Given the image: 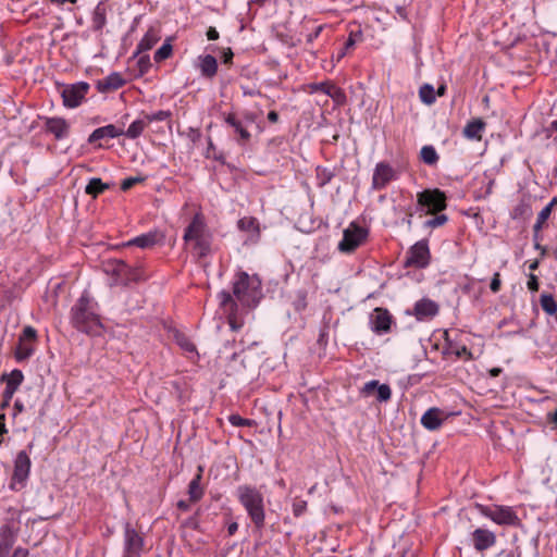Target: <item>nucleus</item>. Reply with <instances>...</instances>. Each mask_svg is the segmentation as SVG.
<instances>
[{
    "instance_id": "nucleus-8",
    "label": "nucleus",
    "mask_w": 557,
    "mask_h": 557,
    "mask_svg": "<svg viewBox=\"0 0 557 557\" xmlns=\"http://www.w3.org/2000/svg\"><path fill=\"white\" fill-rule=\"evenodd\" d=\"M368 236V231L352 222L344 230L343 239L338 244V249L343 252L355 251Z\"/></svg>"
},
{
    "instance_id": "nucleus-53",
    "label": "nucleus",
    "mask_w": 557,
    "mask_h": 557,
    "mask_svg": "<svg viewBox=\"0 0 557 557\" xmlns=\"http://www.w3.org/2000/svg\"><path fill=\"white\" fill-rule=\"evenodd\" d=\"M527 286L531 292H537L540 288L539 278L535 274L530 273L528 277Z\"/></svg>"
},
{
    "instance_id": "nucleus-41",
    "label": "nucleus",
    "mask_w": 557,
    "mask_h": 557,
    "mask_svg": "<svg viewBox=\"0 0 557 557\" xmlns=\"http://www.w3.org/2000/svg\"><path fill=\"white\" fill-rule=\"evenodd\" d=\"M361 38V32H350L348 39L345 42L343 51L338 54V59L343 58L347 51L352 49L357 42L358 39Z\"/></svg>"
},
{
    "instance_id": "nucleus-39",
    "label": "nucleus",
    "mask_w": 557,
    "mask_h": 557,
    "mask_svg": "<svg viewBox=\"0 0 557 557\" xmlns=\"http://www.w3.org/2000/svg\"><path fill=\"white\" fill-rule=\"evenodd\" d=\"M174 338H175L176 344L185 351H187V352L196 351V346L184 333L176 332L174 335Z\"/></svg>"
},
{
    "instance_id": "nucleus-15",
    "label": "nucleus",
    "mask_w": 557,
    "mask_h": 557,
    "mask_svg": "<svg viewBox=\"0 0 557 557\" xmlns=\"http://www.w3.org/2000/svg\"><path fill=\"white\" fill-rule=\"evenodd\" d=\"M443 356L446 360L461 359L469 361L473 359V354L466 345H460L457 341L450 338L449 332H444Z\"/></svg>"
},
{
    "instance_id": "nucleus-27",
    "label": "nucleus",
    "mask_w": 557,
    "mask_h": 557,
    "mask_svg": "<svg viewBox=\"0 0 557 557\" xmlns=\"http://www.w3.org/2000/svg\"><path fill=\"white\" fill-rule=\"evenodd\" d=\"M486 124L481 119H474L467 123L463 128V136L471 140H481Z\"/></svg>"
},
{
    "instance_id": "nucleus-63",
    "label": "nucleus",
    "mask_w": 557,
    "mask_h": 557,
    "mask_svg": "<svg viewBox=\"0 0 557 557\" xmlns=\"http://www.w3.org/2000/svg\"><path fill=\"white\" fill-rule=\"evenodd\" d=\"M238 530V523L237 522H232L228 524L227 527V533L230 536H233Z\"/></svg>"
},
{
    "instance_id": "nucleus-50",
    "label": "nucleus",
    "mask_w": 557,
    "mask_h": 557,
    "mask_svg": "<svg viewBox=\"0 0 557 557\" xmlns=\"http://www.w3.org/2000/svg\"><path fill=\"white\" fill-rule=\"evenodd\" d=\"M377 386H379V381H376V380L369 381L361 388V394L363 396H370L374 391H376Z\"/></svg>"
},
{
    "instance_id": "nucleus-4",
    "label": "nucleus",
    "mask_w": 557,
    "mask_h": 557,
    "mask_svg": "<svg viewBox=\"0 0 557 557\" xmlns=\"http://www.w3.org/2000/svg\"><path fill=\"white\" fill-rule=\"evenodd\" d=\"M475 509L485 518L503 527H521V519L510 506L475 504Z\"/></svg>"
},
{
    "instance_id": "nucleus-54",
    "label": "nucleus",
    "mask_w": 557,
    "mask_h": 557,
    "mask_svg": "<svg viewBox=\"0 0 557 557\" xmlns=\"http://www.w3.org/2000/svg\"><path fill=\"white\" fill-rule=\"evenodd\" d=\"M138 66H139V70L140 72L144 74V73H147L148 70L150 69L151 66V63H150V58L149 55H143L139 58L138 60Z\"/></svg>"
},
{
    "instance_id": "nucleus-56",
    "label": "nucleus",
    "mask_w": 557,
    "mask_h": 557,
    "mask_svg": "<svg viewBox=\"0 0 557 557\" xmlns=\"http://www.w3.org/2000/svg\"><path fill=\"white\" fill-rule=\"evenodd\" d=\"M234 58V53L231 48H226L222 52V61L225 64H232Z\"/></svg>"
},
{
    "instance_id": "nucleus-33",
    "label": "nucleus",
    "mask_w": 557,
    "mask_h": 557,
    "mask_svg": "<svg viewBox=\"0 0 557 557\" xmlns=\"http://www.w3.org/2000/svg\"><path fill=\"white\" fill-rule=\"evenodd\" d=\"M420 160L428 165H435L440 156L433 146L425 145L420 150Z\"/></svg>"
},
{
    "instance_id": "nucleus-13",
    "label": "nucleus",
    "mask_w": 557,
    "mask_h": 557,
    "mask_svg": "<svg viewBox=\"0 0 557 557\" xmlns=\"http://www.w3.org/2000/svg\"><path fill=\"white\" fill-rule=\"evenodd\" d=\"M399 174L389 163L382 161L379 162L372 175V189L383 190L386 186L398 178Z\"/></svg>"
},
{
    "instance_id": "nucleus-24",
    "label": "nucleus",
    "mask_w": 557,
    "mask_h": 557,
    "mask_svg": "<svg viewBox=\"0 0 557 557\" xmlns=\"http://www.w3.org/2000/svg\"><path fill=\"white\" fill-rule=\"evenodd\" d=\"M109 10L110 9L104 1H100L96 5L91 16V27L94 32H101L103 29L107 24V14Z\"/></svg>"
},
{
    "instance_id": "nucleus-38",
    "label": "nucleus",
    "mask_w": 557,
    "mask_h": 557,
    "mask_svg": "<svg viewBox=\"0 0 557 557\" xmlns=\"http://www.w3.org/2000/svg\"><path fill=\"white\" fill-rule=\"evenodd\" d=\"M419 97L425 104H432L436 100L435 90L432 85L424 84L419 89Z\"/></svg>"
},
{
    "instance_id": "nucleus-26",
    "label": "nucleus",
    "mask_w": 557,
    "mask_h": 557,
    "mask_svg": "<svg viewBox=\"0 0 557 557\" xmlns=\"http://www.w3.org/2000/svg\"><path fill=\"white\" fill-rule=\"evenodd\" d=\"M160 38V30L156 27H149L136 47V54L152 49Z\"/></svg>"
},
{
    "instance_id": "nucleus-28",
    "label": "nucleus",
    "mask_w": 557,
    "mask_h": 557,
    "mask_svg": "<svg viewBox=\"0 0 557 557\" xmlns=\"http://www.w3.org/2000/svg\"><path fill=\"white\" fill-rule=\"evenodd\" d=\"M202 469L199 468V472L188 484L187 494L190 503H198L205 495V488L201 486Z\"/></svg>"
},
{
    "instance_id": "nucleus-31",
    "label": "nucleus",
    "mask_w": 557,
    "mask_h": 557,
    "mask_svg": "<svg viewBox=\"0 0 557 557\" xmlns=\"http://www.w3.org/2000/svg\"><path fill=\"white\" fill-rule=\"evenodd\" d=\"M110 188L108 183H103L99 177H92L89 180L88 184L85 187V193L92 197L97 198L99 195L103 194L106 190Z\"/></svg>"
},
{
    "instance_id": "nucleus-9",
    "label": "nucleus",
    "mask_w": 557,
    "mask_h": 557,
    "mask_svg": "<svg viewBox=\"0 0 557 557\" xmlns=\"http://www.w3.org/2000/svg\"><path fill=\"white\" fill-rule=\"evenodd\" d=\"M32 461L28 453L21 450L14 460V470L11 478L12 490L18 491L24 487L30 472Z\"/></svg>"
},
{
    "instance_id": "nucleus-35",
    "label": "nucleus",
    "mask_w": 557,
    "mask_h": 557,
    "mask_svg": "<svg viewBox=\"0 0 557 557\" xmlns=\"http://www.w3.org/2000/svg\"><path fill=\"white\" fill-rule=\"evenodd\" d=\"M173 53V47L170 39H166L162 46L154 52L153 59L157 63H160L169 59Z\"/></svg>"
},
{
    "instance_id": "nucleus-29",
    "label": "nucleus",
    "mask_w": 557,
    "mask_h": 557,
    "mask_svg": "<svg viewBox=\"0 0 557 557\" xmlns=\"http://www.w3.org/2000/svg\"><path fill=\"white\" fill-rule=\"evenodd\" d=\"M160 239L158 232H149L128 240L126 245L146 249L153 247Z\"/></svg>"
},
{
    "instance_id": "nucleus-42",
    "label": "nucleus",
    "mask_w": 557,
    "mask_h": 557,
    "mask_svg": "<svg viewBox=\"0 0 557 557\" xmlns=\"http://www.w3.org/2000/svg\"><path fill=\"white\" fill-rule=\"evenodd\" d=\"M144 116H145V119L147 121V124L149 125L152 122L165 121V120L170 119L171 117V112L170 111L160 110V111H157V112H153V113H146V114H144Z\"/></svg>"
},
{
    "instance_id": "nucleus-45",
    "label": "nucleus",
    "mask_w": 557,
    "mask_h": 557,
    "mask_svg": "<svg viewBox=\"0 0 557 557\" xmlns=\"http://www.w3.org/2000/svg\"><path fill=\"white\" fill-rule=\"evenodd\" d=\"M376 392H377L376 398L381 403L387 401L392 397V389L387 384H381V385L379 384Z\"/></svg>"
},
{
    "instance_id": "nucleus-57",
    "label": "nucleus",
    "mask_w": 557,
    "mask_h": 557,
    "mask_svg": "<svg viewBox=\"0 0 557 557\" xmlns=\"http://www.w3.org/2000/svg\"><path fill=\"white\" fill-rule=\"evenodd\" d=\"M221 304L224 307L227 306L228 304L234 305L232 295L227 292H222L221 293Z\"/></svg>"
},
{
    "instance_id": "nucleus-18",
    "label": "nucleus",
    "mask_w": 557,
    "mask_h": 557,
    "mask_svg": "<svg viewBox=\"0 0 557 557\" xmlns=\"http://www.w3.org/2000/svg\"><path fill=\"white\" fill-rule=\"evenodd\" d=\"M23 380V372L18 369L13 370L10 374H3L1 376V381L7 383L3 391V404L1 405L2 408L8 406L9 401L12 399Z\"/></svg>"
},
{
    "instance_id": "nucleus-5",
    "label": "nucleus",
    "mask_w": 557,
    "mask_h": 557,
    "mask_svg": "<svg viewBox=\"0 0 557 557\" xmlns=\"http://www.w3.org/2000/svg\"><path fill=\"white\" fill-rule=\"evenodd\" d=\"M260 283L246 272H239L233 282V295L245 306L255 305Z\"/></svg>"
},
{
    "instance_id": "nucleus-2",
    "label": "nucleus",
    "mask_w": 557,
    "mask_h": 557,
    "mask_svg": "<svg viewBox=\"0 0 557 557\" xmlns=\"http://www.w3.org/2000/svg\"><path fill=\"white\" fill-rule=\"evenodd\" d=\"M238 503L244 507L255 529L261 531L265 524V504L263 493L253 485L243 484L235 492Z\"/></svg>"
},
{
    "instance_id": "nucleus-36",
    "label": "nucleus",
    "mask_w": 557,
    "mask_h": 557,
    "mask_svg": "<svg viewBox=\"0 0 557 557\" xmlns=\"http://www.w3.org/2000/svg\"><path fill=\"white\" fill-rule=\"evenodd\" d=\"M542 309L549 315L557 312V304L550 294H542L540 298Z\"/></svg>"
},
{
    "instance_id": "nucleus-30",
    "label": "nucleus",
    "mask_w": 557,
    "mask_h": 557,
    "mask_svg": "<svg viewBox=\"0 0 557 557\" xmlns=\"http://www.w3.org/2000/svg\"><path fill=\"white\" fill-rule=\"evenodd\" d=\"M14 542L15 537L11 528L9 525H3L0 529V557H7Z\"/></svg>"
},
{
    "instance_id": "nucleus-43",
    "label": "nucleus",
    "mask_w": 557,
    "mask_h": 557,
    "mask_svg": "<svg viewBox=\"0 0 557 557\" xmlns=\"http://www.w3.org/2000/svg\"><path fill=\"white\" fill-rule=\"evenodd\" d=\"M228 421L234 426H253L256 424L253 420L243 418L239 414H231Z\"/></svg>"
},
{
    "instance_id": "nucleus-34",
    "label": "nucleus",
    "mask_w": 557,
    "mask_h": 557,
    "mask_svg": "<svg viewBox=\"0 0 557 557\" xmlns=\"http://www.w3.org/2000/svg\"><path fill=\"white\" fill-rule=\"evenodd\" d=\"M238 228L244 232H253L256 234H259V222L253 216H244L240 220H238Z\"/></svg>"
},
{
    "instance_id": "nucleus-1",
    "label": "nucleus",
    "mask_w": 557,
    "mask_h": 557,
    "mask_svg": "<svg viewBox=\"0 0 557 557\" xmlns=\"http://www.w3.org/2000/svg\"><path fill=\"white\" fill-rule=\"evenodd\" d=\"M96 307V302L87 294H82L71 308L70 320L73 327L87 335H101L103 325Z\"/></svg>"
},
{
    "instance_id": "nucleus-12",
    "label": "nucleus",
    "mask_w": 557,
    "mask_h": 557,
    "mask_svg": "<svg viewBox=\"0 0 557 557\" xmlns=\"http://www.w3.org/2000/svg\"><path fill=\"white\" fill-rule=\"evenodd\" d=\"M145 552L144 536L129 523L125 525L124 530V549L123 557H140Z\"/></svg>"
},
{
    "instance_id": "nucleus-11",
    "label": "nucleus",
    "mask_w": 557,
    "mask_h": 557,
    "mask_svg": "<svg viewBox=\"0 0 557 557\" xmlns=\"http://www.w3.org/2000/svg\"><path fill=\"white\" fill-rule=\"evenodd\" d=\"M89 84L86 82H78L75 84L66 85L61 91L63 106L69 109L77 108L85 100L89 91Z\"/></svg>"
},
{
    "instance_id": "nucleus-37",
    "label": "nucleus",
    "mask_w": 557,
    "mask_h": 557,
    "mask_svg": "<svg viewBox=\"0 0 557 557\" xmlns=\"http://www.w3.org/2000/svg\"><path fill=\"white\" fill-rule=\"evenodd\" d=\"M34 354L33 343L29 342H21L18 341V345L15 351V357L17 360L28 359Z\"/></svg>"
},
{
    "instance_id": "nucleus-47",
    "label": "nucleus",
    "mask_w": 557,
    "mask_h": 557,
    "mask_svg": "<svg viewBox=\"0 0 557 557\" xmlns=\"http://www.w3.org/2000/svg\"><path fill=\"white\" fill-rule=\"evenodd\" d=\"M144 181H145V178L140 177V176L127 177L124 181H122L121 189L123 191H126V190L131 189L132 187H134L136 184L143 183Z\"/></svg>"
},
{
    "instance_id": "nucleus-32",
    "label": "nucleus",
    "mask_w": 557,
    "mask_h": 557,
    "mask_svg": "<svg viewBox=\"0 0 557 557\" xmlns=\"http://www.w3.org/2000/svg\"><path fill=\"white\" fill-rule=\"evenodd\" d=\"M147 126L148 124L144 116L143 119H138L132 122L123 135H125L129 139H136L144 133Z\"/></svg>"
},
{
    "instance_id": "nucleus-44",
    "label": "nucleus",
    "mask_w": 557,
    "mask_h": 557,
    "mask_svg": "<svg viewBox=\"0 0 557 557\" xmlns=\"http://www.w3.org/2000/svg\"><path fill=\"white\" fill-rule=\"evenodd\" d=\"M37 339V331L33 326H25L18 338L21 342L34 343Z\"/></svg>"
},
{
    "instance_id": "nucleus-25",
    "label": "nucleus",
    "mask_w": 557,
    "mask_h": 557,
    "mask_svg": "<svg viewBox=\"0 0 557 557\" xmlns=\"http://www.w3.org/2000/svg\"><path fill=\"white\" fill-rule=\"evenodd\" d=\"M198 67L200 70L201 76L212 79L218 72V61L211 54H205L198 57Z\"/></svg>"
},
{
    "instance_id": "nucleus-55",
    "label": "nucleus",
    "mask_w": 557,
    "mask_h": 557,
    "mask_svg": "<svg viewBox=\"0 0 557 557\" xmlns=\"http://www.w3.org/2000/svg\"><path fill=\"white\" fill-rule=\"evenodd\" d=\"M324 27L325 25L323 24L317 26L314 30L307 36V44H312L321 35Z\"/></svg>"
},
{
    "instance_id": "nucleus-51",
    "label": "nucleus",
    "mask_w": 557,
    "mask_h": 557,
    "mask_svg": "<svg viewBox=\"0 0 557 557\" xmlns=\"http://www.w3.org/2000/svg\"><path fill=\"white\" fill-rule=\"evenodd\" d=\"M318 177L321 180L320 185L324 186L333 178V173L326 169H318Z\"/></svg>"
},
{
    "instance_id": "nucleus-20",
    "label": "nucleus",
    "mask_w": 557,
    "mask_h": 557,
    "mask_svg": "<svg viewBox=\"0 0 557 557\" xmlns=\"http://www.w3.org/2000/svg\"><path fill=\"white\" fill-rule=\"evenodd\" d=\"M446 417V413L442 409L432 407L422 414L420 422L424 429L436 431L442 426Z\"/></svg>"
},
{
    "instance_id": "nucleus-46",
    "label": "nucleus",
    "mask_w": 557,
    "mask_h": 557,
    "mask_svg": "<svg viewBox=\"0 0 557 557\" xmlns=\"http://www.w3.org/2000/svg\"><path fill=\"white\" fill-rule=\"evenodd\" d=\"M448 218L445 214L435 215L433 219L425 221L424 226L428 228H436L444 225Z\"/></svg>"
},
{
    "instance_id": "nucleus-7",
    "label": "nucleus",
    "mask_w": 557,
    "mask_h": 557,
    "mask_svg": "<svg viewBox=\"0 0 557 557\" xmlns=\"http://www.w3.org/2000/svg\"><path fill=\"white\" fill-rule=\"evenodd\" d=\"M447 197L438 188L424 189L417 194V201L420 206L428 208V213L437 214L447 207Z\"/></svg>"
},
{
    "instance_id": "nucleus-22",
    "label": "nucleus",
    "mask_w": 557,
    "mask_h": 557,
    "mask_svg": "<svg viewBox=\"0 0 557 557\" xmlns=\"http://www.w3.org/2000/svg\"><path fill=\"white\" fill-rule=\"evenodd\" d=\"M126 84V79L119 72H113L107 77L97 81L96 88L101 94H108L122 88Z\"/></svg>"
},
{
    "instance_id": "nucleus-59",
    "label": "nucleus",
    "mask_w": 557,
    "mask_h": 557,
    "mask_svg": "<svg viewBox=\"0 0 557 557\" xmlns=\"http://www.w3.org/2000/svg\"><path fill=\"white\" fill-rule=\"evenodd\" d=\"M11 557H28V549L23 547H17L13 552Z\"/></svg>"
},
{
    "instance_id": "nucleus-23",
    "label": "nucleus",
    "mask_w": 557,
    "mask_h": 557,
    "mask_svg": "<svg viewBox=\"0 0 557 557\" xmlns=\"http://www.w3.org/2000/svg\"><path fill=\"white\" fill-rule=\"evenodd\" d=\"M124 134L123 128H119L113 124H109L102 127L96 128L88 137L87 141L89 144H96L101 139L106 138H116Z\"/></svg>"
},
{
    "instance_id": "nucleus-52",
    "label": "nucleus",
    "mask_w": 557,
    "mask_h": 557,
    "mask_svg": "<svg viewBox=\"0 0 557 557\" xmlns=\"http://www.w3.org/2000/svg\"><path fill=\"white\" fill-rule=\"evenodd\" d=\"M490 288L491 290L496 294L502 288V280H500V273L499 272H495L493 277H492V281H491V284H490Z\"/></svg>"
},
{
    "instance_id": "nucleus-6",
    "label": "nucleus",
    "mask_w": 557,
    "mask_h": 557,
    "mask_svg": "<svg viewBox=\"0 0 557 557\" xmlns=\"http://www.w3.org/2000/svg\"><path fill=\"white\" fill-rule=\"evenodd\" d=\"M109 267L110 269L108 271L115 278V282L122 285L138 283L148 278L141 264L131 267L123 260H114Z\"/></svg>"
},
{
    "instance_id": "nucleus-60",
    "label": "nucleus",
    "mask_w": 557,
    "mask_h": 557,
    "mask_svg": "<svg viewBox=\"0 0 557 557\" xmlns=\"http://www.w3.org/2000/svg\"><path fill=\"white\" fill-rule=\"evenodd\" d=\"M191 504L193 503H190L189 499L188 500L181 499L177 502V508L182 511H187V510H189Z\"/></svg>"
},
{
    "instance_id": "nucleus-40",
    "label": "nucleus",
    "mask_w": 557,
    "mask_h": 557,
    "mask_svg": "<svg viewBox=\"0 0 557 557\" xmlns=\"http://www.w3.org/2000/svg\"><path fill=\"white\" fill-rule=\"evenodd\" d=\"M550 214H552V210L549 207H546V206L540 211V213L537 214V218H536V222L533 226V231L535 234L543 228V226L549 219Z\"/></svg>"
},
{
    "instance_id": "nucleus-3",
    "label": "nucleus",
    "mask_w": 557,
    "mask_h": 557,
    "mask_svg": "<svg viewBox=\"0 0 557 557\" xmlns=\"http://www.w3.org/2000/svg\"><path fill=\"white\" fill-rule=\"evenodd\" d=\"M183 239L199 258L206 257L210 252L212 235L201 213L194 215L185 228Z\"/></svg>"
},
{
    "instance_id": "nucleus-64",
    "label": "nucleus",
    "mask_w": 557,
    "mask_h": 557,
    "mask_svg": "<svg viewBox=\"0 0 557 557\" xmlns=\"http://www.w3.org/2000/svg\"><path fill=\"white\" fill-rule=\"evenodd\" d=\"M547 420H548L549 423H552L555 426H557V409L553 413H548L547 414Z\"/></svg>"
},
{
    "instance_id": "nucleus-16",
    "label": "nucleus",
    "mask_w": 557,
    "mask_h": 557,
    "mask_svg": "<svg viewBox=\"0 0 557 557\" xmlns=\"http://www.w3.org/2000/svg\"><path fill=\"white\" fill-rule=\"evenodd\" d=\"M224 122L233 128L234 139L237 145L245 147L251 140V133L248 131L245 121L240 120L236 113L230 112L224 114Z\"/></svg>"
},
{
    "instance_id": "nucleus-61",
    "label": "nucleus",
    "mask_w": 557,
    "mask_h": 557,
    "mask_svg": "<svg viewBox=\"0 0 557 557\" xmlns=\"http://www.w3.org/2000/svg\"><path fill=\"white\" fill-rule=\"evenodd\" d=\"M412 216H413V213H412L411 209L407 208L406 209V219L404 220V222L407 224L409 230L412 226Z\"/></svg>"
},
{
    "instance_id": "nucleus-19",
    "label": "nucleus",
    "mask_w": 557,
    "mask_h": 557,
    "mask_svg": "<svg viewBox=\"0 0 557 557\" xmlns=\"http://www.w3.org/2000/svg\"><path fill=\"white\" fill-rule=\"evenodd\" d=\"M392 324V315L387 309L375 308L371 315V329L376 334L389 332Z\"/></svg>"
},
{
    "instance_id": "nucleus-14",
    "label": "nucleus",
    "mask_w": 557,
    "mask_h": 557,
    "mask_svg": "<svg viewBox=\"0 0 557 557\" xmlns=\"http://www.w3.org/2000/svg\"><path fill=\"white\" fill-rule=\"evenodd\" d=\"M44 122V132L53 136L58 141L69 137L71 124L61 116H39Z\"/></svg>"
},
{
    "instance_id": "nucleus-58",
    "label": "nucleus",
    "mask_w": 557,
    "mask_h": 557,
    "mask_svg": "<svg viewBox=\"0 0 557 557\" xmlns=\"http://www.w3.org/2000/svg\"><path fill=\"white\" fill-rule=\"evenodd\" d=\"M207 38L209 40H218L219 39V32L215 27L210 26L207 30Z\"/></svg>"
},
{
    "instance_id": "nucleus-10",
    "label": "nucleus",
    "mask_w": 557,
    "mask_h": 557,
    "mask_svg": "<svg viewBox=\"0 0 557 557\" xmlns=\"http://www.w3.org/2000/svg\"><path fill=\"white\" fill-rule=\"evenodd\" d=\"M431 252L428 240L422 239L412 245L407 251L405 267L424 269L430 264Z\"/></svg>"
},
{
    "instance_id": "nucleus-49",
    "label": "nucleus",
    "mask_w": 557,
    "mask_h": 557,
    "mask_svg": "<svg viewBox=\"0 0 557 557\" xmlns=\"http://www.w3.org/2000/svg\"><path fill=\"white\" fill-rule=\"evenodd\" d=\"M307 510V502L302 499H296L293 503V513L295 517H300Z\"/></svg>"
},
{
    "instance_id": "nucleus-48",
    "label": "nucleus",
    "mask_w": 557,
    "mask_h": 557,
    "mask_svg": "<svg viewBox=\"0 0 557 557\" xmlns=\"http://www.w3.org/2000/svg\"><path fill=\"white\" fill-rule=\"evenodd\" d=\"M481 183L485 186V189H484V191H480V194L478 195V198H485L492 194V190H493V187L495 184V180L485 177L481 181Z\"/></svg>"
},
{
    "instance_id": "nucleus-21",
    "label": "nucleus",
    "mask_w": 557,
    "mask_h": 557,
    "mask_svg": "<svg viewBox=\"0 0 557 557\" xmlns=\"http://www.w3.org/2000/svg\"><path fill=\"white\" fill-rule=\"evenodd\" d=\"M438 305L429 298L420 299L413 307L414 317L419 321L434 318L438 313Z\"/></svg>"
},
{
    "instance_id": "nucleus-62",
    "label": "nucleus",
    "mask_w": 557,
    "mask_h": 557,
    "mask_svg": "<svg viewBox=\"0 0 557 557\" xmlns=\"http://www.w3.org/2000/svg\"><path fill=\"white\" fill-rule=\"evenodd\" d=\"M0 433L7 434L8 429L5 426V414L3 412H0Z\"/></svg>"
},
{
    "instance_id": "nucleus-17",
    "label": "nucleus",
    "mask_w": 557,
    "mask_h": 557,
    "mask_svg": "<svg viewBox=\"0 0 557 557\" xmlns=\"http://www.w3.org/2000/svg\"><path fill=\"white\" fill-rule=\"evenodd\" d=\"M471 542L476 552H484L495 546L497 537L493 531L478 528L471 533Z\"/></svg>"
}]
</instances>
